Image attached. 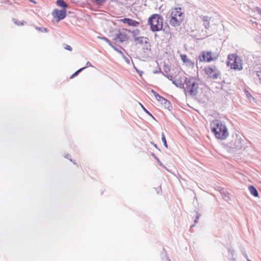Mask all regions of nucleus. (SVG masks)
I'll list each match as a JSON object with an SVG mask.
<instances>
[{
    "label": "nucleus",
    "instance_id": "052dcab7",
    "mask_svg": "<svg viewBox=\"0 0 261 261\" xmlns=\"http://www.w3.org/2000/svg\"><path fill=\"white\" fill-rule=\"evenodd\" d=\"M143 73V71H141V72H140V74H141V73Z\"/></svg>",
    "mask_w": 261,
    "mask_h": 261
},
{
    "label": "nucleus",
    "instance_id": "6e6d98bb",
    "mask_svg": "<svg viewBox=\"0 0 261 261\" xmlns=\"http://www.w3.org/2000/svg\"><path fill=\"white\" fill-rule=\"evenodd\" d=\"M159 163L161 165H162V163L159 161H158Z\"/></svg>",
    "mask_w": 261,
    "mask_h": 261
},
{
    "label": "nucleus",
    "instance_id": "49530a36",
    "mask_svg": "<svg viewBox=\"0 0 261 261\" xmlns=\"http://www.w3.org/2000/svg\"><path fill=\"white\" fill-rule=\"evenodd\" d=\"M166 76H167V77L169 80H172V75H167Z\"/></svg>",
    "mask_w": 261,
    "mask_h": 261
},
{
    "label": "nucleus",
    "instance_id": "473e14b6",
    "mask_svg": "<svg viewBox=\"0 0 261 261\" xmlns=\"http://www.w3.org/2000/svg\"><path fill=\"white\" fill-rule=\"evenodd\" d=\"M164 32H165V34H168L169 33V27L168 28H163V29L162 30Z\"/></svg>",
    "mask_w": 261,
    "mask_h": 261
},
{
    "label": "nucleus",
    "instance_id": "de8ad7c7",
    "mask_svg": "<svg viewBox=\"0 0 261 261\" xmlns=\"http://www.w3.org/2000/svg\"><path fill=\"white\" fill-rule=\"evenodd\" d=\"M230 259L231 261H236V258L234 257V256H232L230 258Z\"/></svg>",
    "mask_w": 261,
    "mask_h": 261
},
{
    "label": "nucleus",
    "instance_id": "dca6fc26",
    "mask_svg": "<svg viewBox=\"0 0 261 261\" xmlns=\"http://www.w3.org/2000/svg\"><path fill=\"white\" fill-rule=\"evenodd\" d=\"M248 190L252 195L254 197L258 196V193L256 190V189L253 186H250L248 187Z\"/></svg>",
    "mask_w": 261,
    "mask_h": 261
},
{
    "label": "nucleus",
    "instance_id": "09e8293b",
    "mask_svg": "<svg viewBox=\"0 0 261 261\" xmlns=\"http://www.w3.org/2000/svg\"><path fill=\"white\" fill-rule=\"evenodd\" d=\"M246 95H247V96L248 98L252 97L251 95L249 93H248V92H247V93L246 94Z\"/></svg>",
    "mask_w": 261,
    "mask_h": 261
},
{
    "label": "nucleus",
    "instance_id": "6ab92c4d",
    "mask_svg": "<svg viewBox=\"0 0 261 261\" xmlns=\"http://www.w3.org/2000/svg\"><path fill=\"white\" fill-rule=\"evenodd\" d=\"M161 103L168 110H170V108L172 107L170 102L165 98L163 100V102H161Z\"/></svg>",
    "mask_w": 261,
    "mask_h": 261
},
{
    "label": "nucleus",
    "instance_id": "9b49d317",
    "mask_svg": "<svg viewBox=\"0 0 261 261\" xmlns=\"http://www.w3.org/2000/svg\"><path fill=\"white\" fill-rule=\"evenodd\" d=\"M121 21L124 23L127 24L129 26L138 27L139 25V22L128 18L122 19H121Z\"/></svg>",
    "mask_w": 261,
    "mask_h": 261
},
{
    "label": "nucleus",
    "instance_id": "5fc2aeb1",
    "mask_svg": "<svg viewBox=\"0 0 261 261\" xmlns=\"http://www.w3.org/2000/svg\"><path fill=\"white\" fill-rule=\"evenodd\" d=\"M70 161L72 162H73L74 164H75V163L73 162L71 159H70Z\"/></svg>",
    "mask_w": 261,
    "mask_h": 261
},
{
    "label": "nucleus",
    "instance_id": "4c0bfd02",
    "mask_svg": "<svg viewBox=\"0 0 261 261\" xmlns=\"http://www.w3.org/2000/svg\"><path fill=\"white\" fill-rule=\"evenodd\" d=\"M88 66H90V67H93V66L91 64V63L90 62H87V63H86V68L88 67Z\"/></svg>",
    "mask_w": 261,
    "mask_h": 261
},
{
    "label": "nucleus",
    "instance_id": "2f4dec72",
    "mask_svg": "<svg viewBox=\"0 0 261 261\" xmlns=\"http://www.w3.org/2000/svg\"><path fill=\"white\" fill-rule=\"evenodd\" d=\"M113 48L119 54H120L121 56H124V54L121 50H120L118 48H117L115 46H113Z\"/></svg>",
    "mask_w": 261,
    "mask_h": 261
},
{
    "label": "nucleus",
    "instance_id": "f03ea898",
    "mask_svg": "<svg viewBox=\"0 0 261 261\" xmlns=\"http://www.w3.org/2000/svg\"><path fill=\"white\" fill-rule=\"evenodd\" d=\"M148 23L151 31L154 32L161 31L163 27V18L159 14H153L148 18Z\"/></svg>",
    "mask_w": 261,
    "mask_h": 261
},
{
    "label": "nucleus",
    "instance_id": "bb28decb",
    "mask_svg": "<svg viewBox=\"0 0 261 261\" xmlns=\"http://www.w3.org/2000/svg\"><path fill=\"white\" fill-rule=\"evenodd\" d=\"M256 74L258 78L259 83L261 84V69L257 71Z\"/></svg>",
    "mask_w": 261,
    "mask_h": 261
},
{
    "label": "nucleus",
    "instance_id": "c85d7f7f",
    "mask_svg": "<svg viewBox=\"0 0 261 261\" xmlns=\"http://www.w3.org/2000/svg\"><path fill=\"white\" fill-rule=\"evenodd\" d=\"M13 21L14 22V23L15 24H16L17 25H22L23 24V23L22 22L19 21L18 20H17L16 19H15V18L13 19Z\"/></svg>",
    "mask_w": 261,
    "mask_h": 261
},
{
    "label": "nucleus",
    "instance_id": "6e6552de",
    "mask_svg": "<svg viewBox=\"0 0 261 261\" xmlns=\"http://www.w3.org/2000/svg\"><path fill=\"white\" fill-rule=\"evenodd\" d=\"M245 141L241 137L237 136V138L234 142V147L237 150L242 149L245 145Z\"/></svg>",
    "mask_w": 261,
    "mask_h": 261
},
{
    "label": "nucleus",
    "instance_id": "aec40b11",
    "mask_svg": "<svg viewBox=\"0 0 261 261\" xmlns=\"http://www.w3.org/2000/svg\"><path fill=\"white\" fill-rule=\"evenodd\" d=\"M129 32H131L132 35H133V36L134 37V40H135V39L136 38H138L139 37H137L138 35H139L140 34V31L138 29H135L132 31L129 30L128 31Z\"/></svg>",
    "mask_w": 261,
    "mask_h": 261
},
{
    "label": "nucleus",
    "instance_id": "864d4df0",
    "mask_svg": "<svg viewBox=\"0 0 261 261\" xmlns=\"http://www.w3.org/2000/svg\"><path fill=\"white\" fill-rule=\"evenodd\" d=\"M165 261H170V260L169 259V258L168 257H167Z\"/></svg>",
    "mask_w": 261,
    "mask_h": 261
},
{
    "label": "nucleus",
    "instance_id": "39448f33",
    "mask_svg": "<svg viewBox=\"0 0 261 261\" xmlns=\"http://www.w3.org/2000/svg\"><path fill=\"white\" fill-rule=\"evenodd\" d=\"M205 72L208 77L213 79H216L220 74V71L215 65L208 66L205 68Z\"/></svg>",
    "mask_w": 261,
    "mask_h": 261
},
{
    "label": "nucleus",
    "instance_id": "423d86ee",
    "mask_svg": "<svg viewBox=\"0 0 261 261\" xmlns=\"http://www.w3.org/2000/svg\"><path fill=\"white\" fill-rule=\"evenodd\" d=\"M52 15L55 18L57 19V21H59L66 17V10L64 9L61 10L55 9L52 13Z\"/></svg>",
    "mask_w": 261,
    "mask_h": 261
},
{
    "label": "nucleus",
    "instance_id": "2eb2a0df",
    "mask_svg": "<svg viewBox=\"0 0 261 261\" xmlns=\"http://www.w3.org/2000/svg\"><path fill=\"white\" fill-rule=\"evenodd\" d=\"M148 39L144 37H139L135 39V42L137 44H143L144 43H148Z\"/></svg>",
    "mask_w": 261,
    "mask_h": 261
},
{
    "label": "nucleus",
    "instance_id": "7ed1b4c3",
    "mask_svg": "<svg viewBox=\"0 0 261 261\" xmlns=\"http://www.w3.org/2000/svg\"><path fill=\"white\" fill-rule=\"evenodd\" d=\"M184 91L190 95L196 96L198 93V84L193 77H185L184 81Z\"/></svg>",
    "mask_w": 261,
    "mask_h": 261
},
{
    "label": "nucleus",
    "instance_id": "72a5a7b5",
    "mask_svg": "<svg viewBox=\"0 0 261 261\" xmlns=\"http://www.w3.org/2000/svg\"><path fill=\"white\" fill-rule=\"evenodd\" d=\"M124 59V60H125V61L127 63V64H129L130 63V60L129 59V58L127 57H126L124 55V56H122Z\"/></svg>",
    "mask_w": 261,
    "mask_h": 261
},
{
    "label": "nucleus",
    "instance_id": "f257e3e1",
    "mask_svg": "<svg viewBox=\"0 0 261 261\" xmlns=\"http://www.w3.org/2000/svg\"><path fill=\"white\" fill-rule=\"evenodd\" d=\"M211 131L217 138L221 140H225L229 135L226 125L221 120L218 119H215L212 122Z\"/></svg>",
    "mask_w": 261,
    "mask_h": 261
},
{
    "label": "nucleus",
    "instance_id": "7c9ffc66",
    "mask_svg": "<svg viewBox=\"0 0 261 261\" xmlns=\"http://www.w3.org/2000/svg\"><path fill=\"white\" fill-rule=\"evenodd\" d=\"M36 29L39 30L40 31H41L42 32H48V30L47 28L36 27Z\"/></svg>",
    "mask_w": 261,
    "mask_h": 261
},
{
    "label": "nucleus",
    "instance_id": "ea45409f",
    "mask_svg": "<svg viewBox=\"0 0 261 261\" xmlns=\"http://www.w3.org/2000/svg\"><path fill=\"white\" fill-rule=\"evenodd\" d=\"M107 43L112 47L113 48V46H114V45L112 43V42L109 40L108 42H107Z\"/></svg>",
    "mask_w": 261,
    "mask_h": 261
},
{
    "label": "nucleus",
    "instance_id": "393cba45",
    "mask_svg": "<svg viewBox=\"0 0 261 261\" xmlns=\"http://www.w3.org/2000/svg\"><path fill=\"white\" fill-rule=\"evenodd\" d=\"M255 40L259 44H261V34H257L254 38Z\"/></svg>",
    "mask_w": 261,
    "mask_h": 261
},
{
    "label": "nucleus",
    "instance_id": "9d476101",
    "mask_svg": "<svg viewBox=\"0 0 261 261\" xmlns=\"http://www.w3.org/2000/svg\"><path fill=\"white\" fill-rule=\"evenodd\" d=\"M170 19L169 21L170 24L173 27H177L179 26L180 24V22L182 21L183 18L177 17H173L172 16H170Z\"/></svg>",
    "mask_w": 261,
    "mask_h": 261
},
{
    "label": "nucleus",
    "instance_id": "1a4fd4ad",
    "mask_svg": "<svg viewBox=\"0 0 261 261\" xmlns=\"http://www.w3.org/2000/svg\"><path fill=\"white\" fill-rule=\"evenodd\" d=\"M129 37L126 34H123L121 32H119L116 35V36L114 39V40L116 42H119L122 43L126 40H128Z\"/></svg>",
    "mask_w": 261,
    "mask_h": 261
},
{
    "label": "nucleus",
    "instance_id": "8fccbe9b",
    "mask_svg": "<svg viewBox=\"0 0 261 261\" xmlns=\"http://www.w3.org/2000/svg\"><path fill=\"white\" fill-rule=\"evenodd\" d=\"M70 154H66V155L65 156V157L66 158V159H69V157H70Z\"/></svg>",
    "mask_w": 261,
    "mask_h": 261
},
{
    "label": "nucleus",
    "instance_id": "37998d69",
    "mask_svg": "<svg viewBox=\"0 0 261 261\" xmlns=\"http://www.w3.org/2000/svg\"><path fill=\"white\" fill-rule=\"evenodd\" d=\"M151 155L153 156L158 161H159V159L155 156L154 153H152Z\"/></svg>",
    "mask_w": 261,
    "mask_h": 261
},
{
    "label": "nucleus",
    "instance_id": "c9c22d12",
    "mask_svg": "<svg viewBox=\"0 0 261 261\" xmlns=\"http://www.w3.org/2000/svg\"><path fill=\"white\" fill-rule=\"evenodd\" d=\"M98 38L102 39V40L105 41L106 42L109 41V39L105 37L98 36Z\"/></svg>",
    "mask_w": 261,
    "mask_h": 261
},
{
    "label": "nucleus",
    "instance_id": "a211bd4d",
    "mask_svg": "<svg viewBox=\"0 0 261 261\" xmlns=\"http://www.w3.org/2000/svg\"><path fill=\"white\" fill-rule=\"evenodd\" d=\"M173 84H174L177 87L180 88H184L185 85L184 83H182V81L180 79L175 80L174 81Z\"/></svg>",
    "mask_w": 261,
    "mask_h": 261
},
{
    "label": "nucleus",
    "instance_id": "b1692460",
    "mask_svg": "<svg viewBox=\"0 0 261 261\" xmlns=\"http://www.w3.org/2000/svg\"><path fill=\"white\" fill-rule=\"evenodd\" d=\"M237 57L238 56L236 55H234V54L229 55L228 56V61H227L233 62L234 59L233 58H237Z\"/></svg>",
    "mask_w": 261,
    "mask_h": 261
},
{
    "label": "nucleus",
    "instance_id": "3c124183",
    "mask_svg": "<svg viewBox=\"0 0 261 261\" xmlns=\"http://www.w3.org/2000/svg\"><path fill=\"white\" fill-rule=\"evenodd\" d=\"M151 144H152L153 145V146H154L155 148H158V147H157V145H156L155 144H154V143H153V142H151Z\"/></svg>",
    "mask_w": 261,
    "mask_h": 261
},
{
    "label": "nucleus",
    "instance_id": "c03bdc74",
    "mask_svg": "<svg viewBox=\"0 0 261 261\" xmlns=\"http://www.w3.org/2000/svg\"><path fill=\"white\" fill-rule=\"evenodd\" d=\"M256 11L258 13L261 15V9L259 8H256Z\"/></svg>",
    "mask_w": 261,
    "mask_h": 261
},
{
    "label": "nucleus",
    "instance_id": "4468645a",
    "mask_svg": "<svg viewBox=\"0 0 261 261\" xmlns=\"http://www.w3.org/2000/svg\"><path fill=\"white\" fill-rule=\"evenodd\" d=\"M180 57L181 61L187 65L194 66V63L190 59L188 58L187 55L181 54Z\"/></svg>",
    "mask_w": 261,
    "mask_h": 261
},
{
    "label": "nucleus",
    "instance_id": "ddd939ff",
    "mask_svg": "<svg viewBox=\"0 0 261 261\" xmlns=\"http://www.w3.org/2000/svg\"><path fill=\"white\" fill-rule=\"evenodd\" d=\"M170 16H172L173 17L175 16L178 18H183L182 13L181 12V8H176L175 9H172L170 11Z\"/></svg>",
    "mask_w": 261,
    "mask_h": 261
},
{
    "label": "nucleus",
    "instance_id": "412c9836",
    "mask_svg": "<svg viewBox=\"0 0 261 261\" xmlns=\"http://www.w3.org/2000/svg\"><path fill=\"white\" fill-rule=\"evenodd\" d=\"M86 68V67H82L77 71H76L70 77V79H73L76 76H77L82 71L84 70Z\"/></svg>",
    "mask_w": 261,
    "mask_h": 261
},
{
    "label": "nucleus",
    "instance_id": "a878e982",
    "mask_svg": "<svg viewBox=\"0 0 261 261\" xmlns=\"http://www.w3.org/2000/svg\"><path fill=\"white\" fill-rule=\"evenodd\" d=\"M162 141H163V142L164 143V146L166 148H168V145H167V143L166 142V138L163 133L162 134Z\"/></svg>",
    "mask_w": 261,
    "mask_h": 261
},
{
    "label": "nucleus",
    "instance_id": "a18cd8bd",
    "mask_svg": "<svg viewBox=\"0 0 261 261\" xmlns=\"http://www.w3.org/2000/svg\"><path fill=\"white\" fill-rule=\"evenodd\" d=\"M256 11L258 13L261 15V9L259 8H256Z\"/></svg>",
    "mask_w": 261,
    "mask_h": 261
},
{
    "label": "nucleus",
    "instance_id": "0eeeda50",
    "mask_svg": "<svg viewBox=\"0 0 261 261\" xmlns=\"http://www.w3.org/2000/svg\"><path fill=\"white\" fill-rule=\"evenodd\" d=\"M234 59L233 62L227 61V65H230L231 66V68L234 69H238L239 70L242 69V61L241 58L238 56L237 58Z\"/></svg>",
    "mask_w": 261,
    "mask_h": 261
},
{
    "label": "nucleus",
    "instance_id": "5701e85b",
    "mask_svg": "<svg viewBox=\"0 0 261 261\" xmlns=\"http://www.w3.org/2000/svg\"><path fill=\"white\" fill-rule=\"evenodd\" d=\"M223 198L225 199V200L227 201L229 199L228 194L225 192L224 190H222L221 192Z\"/></svg>",
    "mask_w": 261,
    "mask_h": 261
},
{
    "label": "nucleus",
    "instance_id": "13d9d810",
    "mask_svg": "<svg viewBox=\"0 0 261 261\" xmlns=\"http://www.w3.org/2000/svg\"><path fill=\"white\" fill-rule=\"evenodd\" d=\"M247 261H251L249 258H247Z\"/></svg>",
    "mask_w": 261,
    "mask_h": 261
},
{
    "label": "nucleus",
    "instance_id": "4be33fe9",
    "mask_svg": "<svg viewBox=\"0 0 261 261\" xmlns=\"http://www.w3.org/2000/svg\"><path fill=\"white\" fill-rule=\"evenodd\" d=\"M139 105L141 106L143 110L149 116L151 117L152 118H154L152 115L143 106L142 104H141L140 102H139Z\"/></svg>",
    "mask_w": 261,
    "mask_h": 261
},
{
    "label": "nucleus",
    "instance_id": "cd10ccee",
    "mask_svg": "<svg viewBox=\"0 0 261 261\" xmlns=\"http://www.w3.org/2000/svg\"><path fill=\"white\" fill-rule=\"evenodd\" d=\"M155 98H156V100L158 101H160V102H163V100L164 99V97H163V96H161L159 94H156V96H155Z\"/></svg>",
    "mask_w": 261,
    "mask_h": 261
},
{
    "label": "nucleus",
    "instance_id": "603ef678",
    "mask_svg": "<svg viewBox=\"0 0 261 261\" xmlns=\"http://www.w3.org/2000/svg\"><path fill=\"white\" fill-rule=\"evenodd\" d=\"M29 1H30L31 2H32V3H34V4H36V2L35 1H34V0H29Z\"/></svg>",
    "mask_w": 261,
    "mask_h": 261
},
{
    "label": "nucleus",
    "instance_id": "bf43d9fd",
    "mask_svg": "<svg viewBox=\"0 0 261 261\" xmlns=\"http://www.w3.org/2000/svg\"><path fill=\"white\" fill-rule=\"evenodd\" d=\"M194 226V224H193V225H192L191 226V227H193Z\"/></svg>",
    "mask_w": 261,
    "mask_h": 261
},
{
    "label": "nucleus",
    "instance_id": "f704fd0d",
    "mask_svg": "<svg viewBox=\"0 0 261 261\" xmlns=\"http://www.w3.org/2000/svg\"><path fill=\"white\" fill-rule=\"evenodd\" d=\"M200 216V215L199 213H197L196 219L194 220V223H196L198 222V220Z\"/></svg>",
    "mask_w": 261,
    "mask_h": 261
},
{
    "label": "nucleus",
    "instance_id": "c756f323",
    "mask_svg": "<svg viewBox=\"0 0 261 261\" xmlns=\"http://www.w3.org/2000/svg\"><path fill=\"white\" fill-rule=\"evenodd\" d=\"M228 252L231 256L234 255V250L231 247L228 248Z\"/></svg>",
    "mask_w": 261,
    "mask_h": 261
},
{
    "label": "nucleus",
    "instance_id": "79ce46f5",
    "mask_svg": "<svg viewBox=\"0 0 261 261\" xmlns=\"http://www.w3.org/2000/svg\"><path fill=\"white\" fill-rule=\"evenodd\" d=\"M151 93L154 95V96L155 97L156 96V94H158L155 91H154L153 90H151Z\"/></svg>",
    "mask_w": 261,
    "mask_h": 261
},
{
    "label": "nucleus",
    "instance_id": "f8f14e48",
    "mask_svg": "<svg viewBox=\"0 0 261 261\" xmlns=\"http://www.w3.org/2000/svg\"><path fill=\"white\" fill-rule=\"evenodd\" d=\"M199 18L203 22V25L205 29L207 30L210 28V23L211 19V17L207 16L200 15Z\"/></svg>",
    "mask_w": 261,
    "mask_h": 261
},
{
    "label": "nucleus",
    "instance_id": "e433bc0d",
    "mask_svg": "<svg viewBox=\"0 0 261 261\" xmlns=\"http://www.w3.org/2000/svg\"><path fill=\"white\" fill-rule=\"evenodd\" d=\"M65 48L67 50H68L69 51H71L72 50V47L69 46V45H66V46L65 47Z\"/></svg>",
    "mask_w": 261,
    "mask_h": 261
},
{
    "label": "nucleus",
    "instance_id": "f3484780",
    "mask_svg": "<svg viewBox=\"0 0 261 261\" xmlns=\"http://www.w3.org/2000/svg\"><path fill=\"white\" fill-rule=\"evenodd\" d=\"M56 4L59 7L62 8V9L66 10L67 7V4L65 2L64 0H57Z\"/></svg>",
    "mask_w": 261,
    "mask_h": 261
},
{
    "label": "nucleus",
    "instance_id": "58836bf2",
    "mask_svg": "<svg viewBox=\"0 0 261 261\" xmlns=\"http://www.w3.org/2000/svg\"><path fill=\"white\" fill-rule=\"evenodd\" d=\"M95 2L97 4L103 3L105 1V0H94Z\"/></svg>",
    "mask_w": 261,
    "mask_h": 261
},
{
    "label": "nucleus",
    "instance_id": "4d7b16f0",
    "mask_svg": "<svg viewBox=\"0 0 261 261\" xmlns=\"http://www.w3.org/2000/svg\"><path fill=\"white\" fill-rule=\"evenodd\" d=\"M174 80H173V79H172V80H171V81H172V83H173V82H174Z\"/></svg>",
    "mask_w": 261,
    "mask_h": 261
},
{
    "label": "nucleus",
    "instance_id": "20e7f679",
    "mask_svg": "<svg viewBox=\"0 0 261 261\" xmlns=\"http://www.w3.org/2000/svg\"><path fill=\"white\" fill-rule=\"evenodd\" d=\"M218 58V55L214 54L212 55L211 51H202L199 56V59L200 62H210L212 61H216Z\"/></svg>",
    "mask_w": 261,
    "mask_h": 261
},
{
    "label": "nucleus",
    "instance_id": "a19ab883",
    "mask_svg": "<svg viewBox=\"0 0 261 261\" xmlns=\"http://www.w3.org/2000/svg\"><path fill=\"white\" fill-rule=\"evenodd\" d=\"M241 251H242V253H243V254L244 256L246 259H247V258H248V256H247V254H246V253H245V252H244V250H242Z\"/></svg>",
    "mask_w": 261,
    "mask_h": 261
}]
</instances>
